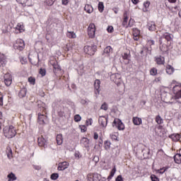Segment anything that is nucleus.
<instances>
[{
	"mask_svg": "<svg viewBox=\"0 0 181 181\" xmlns=\"http://www.w3.org/2000/svg\"><path fill=\"white\" fill-rule=\"evenodd\" d=\"M4 134L6 138L11 139L16 136V129L13 126H9L4 129Z\"/></svg>",
	"mask_w": 181,
	"mask_h": 181,
	"instance_id": "obj_1",
	"label": "nucleus"
},
{
	"mask_svg": "<svg viewBox=\"0 0 181 181\" xmlns=\"http://www.w3.org/2000/svg\"><path fill=\"white\" fill-rule=\"evenodd\" d=\"M84 52L86 54H89V56H94L97 52V45H86L84 47Z\"/></svg>",
	"mask_w": 181,
	"mask_h": 181,
	"instance_id": "obj_2",
	"label": "nucleus"
},
{
	"mask_svg": "<svg viewBox=\"0 0 181 181\" xmlns=\"http://www.w3.org/2000/svg\"><path fill=\"white\" fill-rule=\"evenodd\" d=\"M13 47L16 50H20V52H22V50L25 49V41L22 39H18L13 45Z\"/></svg>",
	"mask_w": 181,
	"mask_h": 181,
	"instance_id": "obj_3",
	"label": "nucleus"
},
{
	"mask_svg": "<svg viewBox=\"0 0 181 181\" xmlns=\"http://www.w3.org/2000/svg\"><path fill=\"white\" fill-rule=\"evenodd\" d=\"M49 66H52L54 69V73H57V71H62V69L60 68V66L57 64V62H56V59H54V57L52 58V59L48 62Z\"/></svg>",
	"mask_w": 181,
	"mask_h": 181,
	"instance_id": "obj_4",
	"label": "nucleus"
},
{
	"mask_svg": "<svg viewBox=\"0 0 181 181\" xmlns=\"http://www.w3.org/2000/svg\"><path fill=\"white\" fill-rule=\"evenodd\" d=\"M87 177L89 181H101V175L97 173H89L88 174Z\"/></svg>",
	"mask_w": 181,
	"mask_h": 181,
	"instance_id": "obj_5",
	"label": "nucleus"
},
{
	"mask_svg": "<svg viewBox=\"0 0 181 181\" xmlns=\"http://www.w3.org/2000/svg\"><path fill=\"white\" fill-rule=\"evenodd\" d=\"M88 35L89 37L93 39L95 36V25L90 23L88 28Z\"/></svg>",
	"mask_w": 181,
	"mask_h": 181,
	"instance_id": "obj_6",
	"label": "nucleus"
},
{
	"mask_svg": "<svg viewBox=\"0 0 181 181\" xmlns=\"http://www.w3.org/2000/svg\"><path fill=\"white\" fill-rule=\"evenodd\" d=\"M112 126L117 127L119 131H124V129H125V125H124V123H122V122L119 119H117V121L115 119Z\"/></svg>",
	"mask_w": 181,
	"mask_h": 181,
	"instance_id": "obj_7",
	"label": "nucleus"
},
{
	"mask_svg": "<svg viewBox=\"0 0 181 181\" xmlns=\"http://www.w3.org/2000/svg\"><path fill=\"white\" fill-rule=\"evenodd\" d=\"M101 84V81H100V79H96L95 80L94 82V88H95V94L96 95V97H98V95H100V85Z\"/></svg>",
	"mask_w": 181,
	"mask_h": 181,
	"instance_id": "obj_8",
	"label": "nucleus"
},
{
	"mask_svg": "<svg viewBox=\"0 0 181 181\" xmlns=\"http://www.w3.org/2000/svg\"><path fill=\"white\" fill-rule=\"evenodd\" d=\"M4 83L7 87H9L12 84V75L10 74H6L4 75Z\"/></svg>",
	"mask_w": 181,
	"mask_h": 181,
	"instance_id": "obj_9",
	"label": "nucleus"
},
{
	"mask_svg": "<svg viewBox=\"0 0 181 181\" xmlns=\"http://www.w3.org/2000/svg\"><path fill=\"white\" fill-rule=\"evenodd\" d=\"M98 122L100 127H103V128H106L107 124H108V119H107L105 117H100Z\"/></svg>",
	"mask_w": 181,
	"mask_h": 181,
	"instance_id": "obj_10",
	"label": "nucleus"
},
{
	"mask_svg": "<svg viewBox=\"0 0 181 181\" xmlns=\"http://www.w3.org/2000/svg\"><path fill=\"white\" fill-rule=\"evenodd\" d=\"M161 37L162 39H165L167 42H172L173 40V35L169 33H165Z\"/></svg>",
	"mask_w": 181,
	"mask_h": 181,
	"instance_id": "obj_11",
	"label": "nucleus"
},
{
	"mask_svg": "<svg viewBox=\"0 0 181 181\" xmlns=\"http://www.w3.org/2000/svg\"><path fill=\"white\" fill-rule=\"evenodd\" d=\"M67 168H69V163L64 161L58 164L57 169L58 170H65Z\"/></svg>",
	"mask_w": 181,
	"mask_h": 181,
	"instance_id": "obj_12",
	"label": "nucleus"
},
{
	"mask_svg": "<svg viewBox=\"0 0 181 181\" xmlns=\"http://www.w3.org/2000/svg\"><path fill=\"white\" fill-rule=\"evenodd\" d=\"M147 28L148 30H150V32H154V30H156V25L153 21H151L148 23Z\"/></svg>",
	"mask_w": 181,
	"mask_h": 181,
	"instance_id": "obj_13",
	"label": "nucleus"
},
{
	"mask_svg": "<svg viewBox=\"0 0 181 181\" xmlns=\"http://www.w3.org/2000/svg\"><path fill=\"white\" fill-rule=\"evenodd\" d=\"M155 62L159 65L165 64V57L162 56L156 57Z\"/></svg>",
	"mask_w": 181,
	"mask_h": 181,
	"instance_id": "obj_14",
	"label": "nucleus"
},
{
	"mask_svg": "<svg viewBox=\"0 0 181 181\" xmlns=\"http://www.w3.org/2000/svg\"><path fill=\"white\" fill-rule=\"evenodd\" d=\"M169 138L172 139L174 142H177L180 141V134H173L169 135Z\"/></svg>",
	"mask_w": 181,
	"mask_h": 181,
	"instance_id": "obj_15",
	"label": "nucleus"
},
{
	"mask_svg": "<svg viewBox=\"0 0 181 181\" xmlns=\"http://www.w3.org/2000/svg\"><path fill=\"white\" fill-rule=\"evenodd\" d=\"M6 64V57L4 54H0V67H4Z\"/></svg>",
	"mask_w": 181,
	"mask_h": 181,
	"instance_id": "obj_16",
	"label": "nucleus"
},
{
	"mask_svg": "<svg viewBox=\"0 0 181 181\" xmlns=\"http://www.w3.org/2000/svg\"><path fill=\"white\" fill-rule=\"evenodd\" d=\"M45 114L39 113L38 114V124L40 125H45Z\"/></svg>",
	"mask_w": 181,
	"mask_h": 181,
	"instance_id": "obj_17",
	"label": "nucleus"
},
{
	"mask_svg": "<svg viewBox=\"0 0 181 181\" xmlns=\"http://www.w3.org/2000/svg\"><path fill=\"white\" fill-rule=\"evenodd\" d=\"M110 53H112V47L111 46H107L104 49L103 55H107L110 56Z\"/></svg>",
	"mask_w": 181,
	"mask_h": 181,
	"instance_id": "obj_18",
	"label": "nucleus"
},
{
	"mask_svg": "<svg viewBox=\"0 0 181 181\" xmlns=\"http://www.w3.org/2000/svg\"><path fill=\"white\" fill-rule=\"evenodd\" d=\"M166 73L167 74L171 75L173 73L175 72V68H173V66H172V65H167L166 66Z\"/></svg>",
	"mask_w": 181,
	"mask_h": 181,
	"instance_id": "obj_19",
	"label": "nucleus"
},
{
	"mask_svg": "<svg viewBox=\"0 0 181 181\" xmlns=\"http://www.w3.org/2000/svg\"><path fill=\"white\" fill-rule=\"evenodd\" d=\"M38 145L39 146H43L45 148V146L46 145V139H45L43 136L38 138Z\"/></svg>",
	"mask_w": 181,
	"mask_h": 181,
	"instance_id": "obj_20",
	"label": "nucleus"
},
{
	"mask_svg": "<svg viewBox=\"0 0 181 181\" xmlns=\"http://www.w3.org/2000/svg\"><path fill=\"white\" fill-rule=\"evenodd\" d=\"M132 121L134 125H141L142 124V119L138 117H133Z\"/></svg>",
	"mask_w": 181,
	"mask_h": 181,
	"instance_id": "obj_21",
	"label": "nucleus"
},
{
	"mask_svg": "<svg viewBox=\"0 0 181 181\" xmlns=\"http://www.w3.org/2000/svg\"><path fill=\"white\" fill-rule=\"evenodd\" d=\"M84 11H86L87 13H93L94 8H93V6L90 4H86L84 7Z\"/></svg>",
	"mask_w": 181,
	"mask_h": 181,
	"instance_id": "obj_22",
	"label": "nucleus"
},
{
	"mask_svg": "<svg viewBox=\"0 0 181 181\" xmlns=\"http://www.w3.org/2000/svg\"><path fill=\"white\" fill-rule=\"evenodd\" d=\"M16 30H18L19 33H22V32H25V26L22 23H18Z\"/></svg>",
	"mask_w": 181,
	"mask_h": 181,
	"instance_id": "obj_23",
	"label": "nucleus"
},
{
	"mask_svg": "<svg viewBox=\"0 0 181 181\" xmlns=\"http://www.w3.org/2000/svg\"><path fill=\"white\" fill-rule=\"evenodd\" d=\"M112 77H116V78L113 80V81H115L117 86H119V84H121V75L119 74L112 75Z\"/></svg>",
	"mask_w": 181,
	"mask_h": 181,
	"instance_id": "obj_24",
	"label": "nucleus"
},
{
	"mask_svg": "<svg viewBox=\"0 0 181 181\" xmlns=\"http://www.w3.org/2000/svg\"><path fill=\"white\" fill-rule=\"evenodd\" d=\"M174 160L175 163L177 165H180L181 163V154L180 153H177L175 156H174Z\"/></svg>",
	"mask_w": 181,
	"mask_h": 181,
	"instance_id": "obj_25",
	"label": "nucleus"
},
{
	"mask_svg": "<svg viewBox=\"0 0 181 181\" xmlns=\"http://www.w3.org/2000/svg\"><path fill=\"white\" fill-rule=\"evenodd\" d=\"M26 88H23L18 93V97H20V98H23V97H26Z\"/></svg>",
	"mask_w": 181,
	"mask_h": 181,
	"instance_id": "obj_26",
	"label": "nucleus"
},
{
	"mask_svg": "<svg viewBox=\"0 0 181 181\" xmlns=\"http://www.w3.org/2000/svg\"><path fill=\"white\" fill-rule=\"evenodd\" d=\"M56 140H57V145H62V144H63V135L62 134H57Z\"/></svg>",
	"mask_w": 181,
	"mask_h": 181,
	"instance_id": "obj_27",
	"label": "nucleus"
},
{
	"mask_svg": "<svg viewBox=\"0 0 181 181\" xmlns=\"http://www.w3.org/2000/svg\"><path fill=\"white\" fill-rule=\"evenodd\" d=\"M7 177L8 178V181H15L16 180V179H18V177H16V175H15L13 173H11L10 174H8L7 175Z\"/></svg>",
	"mask_w": 181,
	"mask_h": 181,
	"instance_id": "obj_28",
	"label": "nucleus"
},
{
	"mask_svg": "<svg viewBox=\"0 0 181 181\" xmlns=\"http://www.w3.org/2000/svg\"><path fill=\"white\" fill-rule=\"evenodd\" d=\"M104 148L105 151H108L111 148V141L108 140L105 141Z\"/></svg>",
	"mask_w": 181,
	"mask_h": 181,
	"instance_id": "obj_29",
	"label": "nucleus"
},
{
	"mask_svg": "<svg viewBox=\"0 0 181 181\" xmlns=\"http://www.w3.org/2000/svg\"><path fill=\"white\" fill-rule=\"evenodd\" d=\"M7 158L8 159H12L13 154L12 153V148L11 147H7Z\"/></svg>",
	"mask_w": 181,
	"mask_h": 181,
	"instance_id": "obj_30",
	"label": "nucleus"
},
{
	"mask_svg": "<svg viewBox=\"0 0 181 181\" xmlns=\"http://www.w3.org/2000/svg\"><path fill=\"white\" fill-rule=\"evenodd\" d=\"M156 122H157L158 125L163 124V119H162L160 115H157L156 117Z\"/></svg>",
	"mask_w": 181,
	"mask_h": 181,
	"instance_id": "obj_31",
	"label": "nucleus"
},
{
	"mask_svg": "<svg viewBox=\"0 0 181 181\" xmlns=\"http://www.w3.org/2000/svg\"><path fill=\"white\" fill-rule=\"evenodd\" d=\"M142 153L144 158H149V153H151L149 148L143 149Z\"/></svg>",
	"mask_w": 181,
	"mask_h": 181,
	"instance_id": "obj_32",
	"label": "nucleus"
},
{
	"mask_svg": "<svg viewBox=\"0 0 181 181\" xmlns=\"http://www.w3.org/2000/svg\"><path fill=\"white\" fill-rule=\"evenodd\" d=\"M149 5H151V2L149 1H146L144 3V8H143L144 12H148V8H149Z\"/></svg>",
	"mask_w": 181,
	"mask_h": 181,
	"instance_id": "obj_33",
	"label": "nucleus"
},
{
	"mask_svg": "<svg viewBox=\"0 0 181 181\" xmlns=\"http://www.w3.org/2000/svg\"><path fill=\"white\" fill-rule=\"evenodd\" d=\"M66 35L68 37H69V39H76V33H74V32H68L66 33Z\"/></svg>",
	"mask_w": 181,
	"mask_h": 181,
	"instance_id": "obj_34",
	"label": "nucleus"
},
{
	"mask_svg": "<svg viewBox=\"0 0 181 181\" xmlns=\"http://www.w3.org/2000/svg\"><path fill=\"white\" fill-rule=\"evenodd\" d=\"M141 35V31L138 28H133V36H139Z\"/></svg>",
	"mask_w": 181,
	"mask_h": 181,
	"instance_id": "obj_35",
	"label": "nucleus"
},
{
	"mask_svg": "<svg viewBox=\"0 0 181 181\" xmlns=\"http://www.w3.org/2000/svg\"><path fill=\"white\" fill-rule=\"evenodd\" d=\"M150 74L151 76H156L158 74V69L156 68H152L150 70Z\"/></svg>",
	"mask_w": 181,
	"mask_h": 181,
	"instance_id": "obj_36",
	"label": "nucleus"
},
{
	"mask_svg": "<svg viewBox=\"0 0 181 181\" xmlns=\"http://www.w3.org/2000/svg\"><path fill=\"white\" fill-rule=\"evenodd\" d=\"M98 11H99V12H103L104 11V3L99 2V4H98Z\"/></svg>",
	"mask_w": 181,
	"mask_h": 181,
	"instance_id": "obj_37",
	"label": "nucleus"
},
{
	"mask_svg": "<svg viewBox=\"0 0 181 181\" xmlns=\"http://www.w3.org/2000/svg\"><path fill=\"white\" fill-rule=\"evenodd\" d=\"M144 49L146 52V56L152 53V47H150V49L148 47H144Z\"/></svg>",
	"mask_w": 181,
	"mask_h": 181,
	"instance_id": "obj_38",
	"label": "nucleus"
},
{
	"mask_svg": "<svg viewBox=\"0 0 181 181\" xmlns=\"http://www.w3.org/2000/svg\"><path fill=\"white\" fill-rule=\"evenodd\" d=\"M52 180H57L59 179V173H52L51 175Z\"/></svg>",
	"mask_w": 181,
	"mask_h": 181,
	"instance_id": "obj_39",
	"label": "nucleus"
},
{
	"mask_svg": "<svg viewBox=\"0 0 181 181\" xmlns=\"http://www.w3.org/2000/svg\"><path fill=\"white\" fill-rule=\"evenodd\" d=\"M100 110H104V111H107V110H108V104H107V103H104L101 105Z\"/></svg>",
	"mask_w": 181,
	"mask_h": 181,
	"instance_id": "obj_40",
	"label": "nucleus"
},
{
	"mask_svg": "<svg viewBox=\"0 0 181 181\" xmlns=\"http://www.w3.org/2000/svg\"><path fill=\"white\" fill-rule=\"evenodd\" d=\"M147 45H148V46H150L151 47H152V46L155 45V40H147Z\"/></svg>",
	"mask_w": 181,
	"mask_h": 181,
	"instance_id": "obj_41",
	"label": "nucleus"
},
{
	"mask_svg": "<svg viewBox=\"0 0 181 181\" xmlns=\"http://www.w3.org/2000/svg\"><path fill=\"white\" fill-rule=\"evenodd\" d=\"M74 121L75 122H80L81 121V116L80 115H76L74 116Z\"/></svg>",
	"mask_w": 181,
	"mask_h": 181,
	"instance_id": "obj_42",
	"label": "nucleus"
},
{
	"mask_svg": "<svg viewBox=\"0 0 181 181\" xmlns=\"http://www.w3.org/2000/svg\"><path fill=\"white\" fill-rule=\"evenodd\" d=\"M124 21L122 22V25L123 26H127V23H128V16H125V14L124 15Z\"/></svg>",
	"mask_w": 181,
	"mask_h": 181,
	"instance_id": "obj_43",
	"label": "nucleus"
},
{
	"mask_svg": "<svg viewBox=\"0 0 181 181\" xmlns=\"http://www.w3.org/2000/svg\"><path fill=\"white\" fill-rule=\"evenodd\" d=\"M40 74H41L42 77H45L46 76V69H40Z\"/></svg>",
	"mask_w": 181,
	"mask_h": 181,
	"instance_id": "obj_44",
	"label": "nucleus"
},
{
	"mask_svg": "<svg viewBox=\"0 0 181 181\" xmlns=\"http://www.w3.org/2000/svg\"><path fill=\"white\" fill-rule=\"evenodd\" d=\"M150 177L151 181H159V178L155 175H151Z\"/></svg>",
	"mask_w": 181,
	"mask_h": 181,
	"instance_id": "obj_45",
	"label": "nucleus"
},
{
	"mask_svg": "<svg viewBox=\"0 0 181 181\" xmlns=\"http://www.w3.org/2000/svg\"><path fill=\"white\" fill-rule=\"evenodd\" d=\"M20 62L21 64H26V63H28V60L26 59V57H21L20 59Z\"/></svg>",
	"mask_w": 181,
	"mask_h": 181,
	"instance_id": "obj_46",
	"label": "nucleus"
},
{
	"mask_svg": "<svg viewBox=\"0 0 181 181\" xmlns=\"http://www.w3.org/2000/svg\"><path fill=\"white\" fill-rule=\"evenodd\" d=\"M115 172H117V168L115 166L110 171V176H112L114 177V175H115Z\"/></svg>",
	"mask_w": 181,
	"mask_h": 181,
	"instance_id": "obj_47",
	"label": "nucleus"
},
{
	"mask_svg": "<svg viewBox=\"0 0 181 181\" xmlns=\"http://www.w3.org/2000/svg\"><path fill=\"white\" fill-rule=\"evenodd\" d=\"M54 1L56 0H47V5H48V6H52V5L54 4Z\"/></svg>",
	"mask_w": 181,
	"mask_h": 181,
	"instance_id": "obj_48",
	"label": "nucleus"
},
{
	"mask_svg": "<svg viewBox=\"0 0 181 181\" xmlns=\"http://www.w3.org/2000/svg\"><path fill=\"white\" fill-rule=\"evenodd\" d=\"M107 30L109 33H112V32H114V27L112 26H108L107 28Z\"/></svg>",
	"mask_w": 181,
	"mask_h": 181,
	"instance_id": "obj_49",
	"label": "nucleus"
},
{
	"mask_svg": "<svg viewBox=\"0 0 181 181\" xmlns=\"http://www.w3.org/2000/svg\"><path fill=\"white\" fill-rule=\"evenodd\" d=\"M29 83H31V84H35V81H36V79L33 77H29L28 78Z\"/></svg>",
	"mask_w": 181,
	"mask_h": 181,
	"instance_id": "obj_50",
	"label": "nucleus"
},
{
	"mask_svg": "<svg viewBox=\"0 0 181 181\" xmlns=\"http://www.w3.org/2000/svg\"><path fill=\"white\" fill-rule=\"evenodd\" d=\"M165 172H166V168H160V170H158V173H160V175H163V173H165Z\"/></svg>",
	"mask_w": 181,
	"mask_h": 181,
	"instance_id": "obj_51",
	"label": "nucleus"
},
{
	"mask_svg": "<svg viewBox=\"0 0 181 181\" xmlns=\"http://www.w3.org/2000/svg\"><path fill=\"white\" fill-rule=\"evenodd\" d=\"M18 4H21V5H25L26 2H28V0H16Z\"/></svg>",
	"mask_w": 181,
	"mask_h": 181,
	"instance_id": "obj_52",
	"label": "nucleus"
},
{
	"mask_svg": "<svg viewBox=\"0 0 181 181\" xmlns=\"http://www.w3.org/2000/svg\"><path fill=\"white\" fill-rule=\"evenodd\" d=\"M122 57L124 60H128L129 57V54H128L127 53H124V54L122 55Z\"/></svg>",
	"mask_w": 181,
	"mask_h": 181,
	"instance_id": "obj_53",
	"label": "nucleus"
},
{
	"mask_svg": "<svg viewBox=\"0 0 181 181\" xmlns=\"http://www.w3.org/2000/svg\"><path fill=\"white\" fill-rule=\"evenodd\" d=\"M93 162H95V163H98L100 158H98V156H95L93 159Z\"/></svg>",
	"mask_w": 181,
	"mask_h": 181,
	"instance_id": "obj_54",
	"label": "nucleus"
},
{
	"mask_svg": "<svg viewBox=\"0 0 181 181\" xmlns=\"http://www.w3.org/2000/svg\"><path fill=\"white\" fill-rule=\"evenodd\" d=\"M110 138L113 141H117V139H118V137H117V136L115 134H110Z\"/></svg>",
	"mask_w": 181,
	"mask_h": 181,
	"instance_id": "obj_55",
	"label": "nucleus"
},
{
	"mask_svg": "<svg viewBox=\"0 0 181 181\" xmlns=\"http://www.w3.org/2000/svg\"><path fill=\"white\" fill-rule=\"evenodd\" d=\"M93 124V119H89L88 120H86V125H91Z\"/></svg>",
	"mask_w": 181,
	"mask_h": 181,
	"instance_id": "obj_56",
	"label": "nucleus"
},
{
	"mask_svg": "<svg viewBox=\"0 0 181 181\" xmlns=\"http://www.w3.org/2000/svg\"><path fill=\"white\" fill-rule=\"evenodd\" d=\"M62 5H64L65 6L69 5V0H62Z\"/></svg>",
	"mask_w": 181,
	"mask_h": 181,
	"instance_id": "obj_57",
	"label": "nucleus"
},
{
	"mask_svg": "<svg viewBox=\"0 0 181 181\" xmlns=\"http://www.w3.org/2000/svg\"><path fill=\"white\" fill-rule=\"evenodd\" d=\"M81 132H86V131H87V127L86 126H81Z\"/></svg>",
	"mask_w": 181,
	"mask_h": 181,
	"instance_id": "obj_58",
	"label": "nucleus"
},
{
	"mask_svg": "<svg viewBox=\"0 0 181 181\" xmlns=\"http://www.w3.org/2000/svg\"><path fill=\"white\" fill-rule=\"evenodd\" d=\"M81 104H83V105H88V102L86 100H84V99H82L81 100Z\"/></svg>",
	"mask_w": 181,
	"mask_h": 181,
	"instance_id": "obj_59",
	"label": "nucleus"
},
{
	"mask_svg": "<svg viewBox=\"0 0 181 181\" xmlns=\"http://www.w3.org/2000/svg\"><path fill=\"white\" fill-rule=\"evenodd\" d=\"M116 181H122V175H118L116 178Z\"/></svg>",
	"mask_w": 181,
	"mask_h": 181,
	"instance_id": "obj_60",
	"label": "nucleus"
},
{
	"mask_svg": "<svg viewBox=\"0 0 181 181\" xmlns=\"http://www.w3.org/2000/svg\"><path fill=\"white\" fill-rule=\"evenodd\" d=\"M75 157L78 158V159H80V152L76 151L75 152Z\"/></svg>",
	"mask_w": 181,
	"mask_h": 181,
	"instance_id": "obj_61",
	"label": "nucleus"
},
{
	"mask_svg": "<svg viewBox=\"0 0 181 181\" xmlns=\"http://www.w3.org/2000/svg\"><path fill=\"white\" fill-rule=\"evenodd\" d=\"M133 36H134L133 37L134 40H136V41L139 40V35H133Z\"/></svg>",
	"mask_w": 181,
	"mask_h": 181,
	"instance_id": "obj_62",
	"label": "nucleus"
},
{
	"mask_svg": "<svg viewBox=\"0 0 181 181\" xmlns=\"http://www.w3.org/2000/svg\"><path fill=\"white\" fill-rule=\"evenodd\" d=\"M33 168L35 169V170H40L41 168L39 165H33Z\"/></svg>",
	"mask_w": 181,
	"mask_h": 181,
	"instance_id": "obj_63",
	"label": "nucleus"
},
{
	"mask_svg": "<svg viewBox=\"0 0 181 181\" xmlns=\"http://www.w3.org/2000/svg\"><path fill=\"white\" fill-rule=\"evenodd\" d=\"M93 138H94V139H98V133L95 132Z\"/></svg>",
	"mask_w": 181,
	"mask_h": 181,
	"instance_id": "obj_64",
	"label": "nucleus"
}]
</instances>
